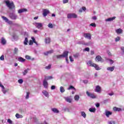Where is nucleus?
I'll use <instances>...</instances> for the list:
<instances>
[{
	"label": "nucleus",
	"mask_w": 124,
	"mask_h": 124,
	"mask_svg": "<svg viewBox=\"0 0 124 124\" xmlns=\"http://www.w3.org/2000/svg\"><path fill=\"white\" fill-rule=\"evenodd\" d=\"M96 107H97V108H98V107H99V106H100V105L99 104V103H97L95 105Z\"/></svg>",
	"instance_id": "obj_61"
},
{
	"label": "nucleus",
	"mask_w": 124,
	"mask_h": 124,
	"mask_svg": "<svg viewBox=\"0 0 124 124\" xmlns=\"http://www.w3.org/2000/svg\"><path fill=\"white\" fill-rule=\"evenodd\" d=\"M105 115H106V116H107V117L108 118H109L110 115H112V112H110V111H106V112H105Z\"/></svg>",
	"instance_id": "obj_25"
},
{
	"label": "nucleus",
	"mask_w": 124,
	"mask_h": 124,
	"mask_svg": "<svg viewBox=\"0 0 124 124\" xmlns=\"http://www.w3.org/2000/svg\"><path fill=\"white\" fill-rule=\"evenodd\" d=\"M84 36L85 38H87V39H92V35H91V34L89 33H84Z\"/></svg>",
	"instance_id": "obj_11"
},
{
	"label": "nucleus",
	"mask_w": 124,
	"mask_h": 124,
	"mask_svg": "<svg viewBox=\"0 0 124 124\" xmlns=\"http://www.w3.org/2000/svg\"><path fill=\"white\" fill-rule=\"evenodd\" d=\"M64 88H63L62 86H61L60 87V92L61 93H64L65 92Z\"/></svg>",
	"instance_id": "obj_40"
},
{
	"label": "nucleus",
	"mask_w": 124,
	"mask_h": 124,
	"mask_svg": "<svg viewBox=\"0 0 124 124\" xmlns=\"http://www.w3.org/2000/svg\"><path fill=\"white\" fill-rule=\"evenodd\" d=\"M68 51H64L62 54L56 55L57 59H62V58H67L68 56Z\"/></svg>",
	"instance_id": "obj_3"
},
{
	"label": "nucleus",
	"mask_w": 124,
	"mask_h": 124,
	"mask_svg": "<svg viewBox=\"0 0 124 124\" xmlns=\"http://www.w3.org/2000/svg\"><path fill=\"white\" fill-rule=\"evenodd\" d=\"M34 25L36 28H37V29H39L42 28V27H43V24H42V23H41L35 22L34 23Z\"/></svg>",
	"instance_id": "obj_6"
},
{
	"label": "nucleus",
	"mask_w": 124,
	"mask_h": 124,
	"mask_svg": "<svg viewBox=\"0 0 124 124\" xmlns=\"http://www.w3.org/2000/svg\"><path fill=\"white\" fill-rule=\"evenodd\" d=\"M77 17H78L77 15L75 14H68L67 15L68 19H72V18L75 19L77 18Z\"/></svg>",
	"instance_id": "obj_4"
},
{
	"label": "nucleus",
	"mask_w": 124,
	"mask_h": 124,
	"mask_svg": "<svg viewBox=\"0 0 124 124\" xmlns=\"http://www.w3.org/2000/svg\"><path fill=\"white\" fill-rule=\"evenodd\" d=\"M6 40L4 37L1 38L0 43L2 45H6Z\"/></svg>",
	"instance_id": "obj_10"
},
{
	"label": "nucleus",
	"mask_w": 124,
	"mask_h": 124,
	"mask_svg": "<svg viewBox=\"0 0 124 124\" xmlns=\"http://www.w3.org/2000/svg\"><path fill=\"white\" fill-rule=\"evenodd\" d=\"M51 111H52L53 113H55V114H59V113H60V110H59L57 108H51Z\"/></svg>",
	"instance_id": "obj_17"
},
{
	"label": "nucleus",
	"mask_w": 124,
	"mask_h": 124,
	"mask_svg": "<svg viewBox=\"0 0 124 124\" xmlns=\"http://www.w3.org/2000/svg\"><path fill=\"white\" fill-rule=\"evenodd\" d=\"M28 42H29V41L28 40V38H25L24 41V45H28Z\"/></svg>",
	"instance_id": "obj_37"
},
{
	"label": "nucleus",
	"mask_w": 124,
	"mask_h": 124,
	"mask_svg": "<svg viewBox=\"0 0 124 124\" xmlns=\"http://www.w3.org/2000/svg\"><path fill=\"white\" fill-rule=\"evenodd\" d=\"M45 43L46 44H49V43H50V38H46L45 39Z\"/></svg>",
	"instance_id": "obj_31"
},
{
	"label": "nucleus",
	"mask_w": 124,
	"mask_h": 124,
	"mask_svg": "<svg viewBox=\"0 0 124 124\" xmlns=\"http://www.w3.org/2000/svg\"><path fill=\"white\" fill-rule=\"evenodd\" d=\"M28 11V9L26 8L20 9L18 11V13L19 14H21V13H23V12H27Z\"/></svg>",
	"instance_id": "obj_12"
},
{
	"label": "nucleus",
	"mask_w": 124,
	"mask_h": 124,
	"mask_svg": "<svg viewBox=\"0 0 124 124\" xmlns=\"http://www.w3.org/2000/svg\"><path fill=\"white\" fill-rule=\"evenodd\" d=\"M108 71H114V69H115V66L108 67L107 68Z\"/></svg>",
	"instance_id": "obj_23"
},
{
	"label": "nucleus",
	"mask_w": 124,
	"mask_h": 124,
	"mask_svg": "<svg viewBox=\"0 0 124 124\" xmlns=\"http://www.w3.org/2000/svg\"><path fill=\"white\" fill-rule=\"evenodd\" d=\"M74 99L76 101H78L80 99V96L79 95H75L74 96Z\"/></svg>",
	"instance_id": "obj_27"
},
{
	"label": "nucleus",
	"mask_w": 124,
	"mask_h": 124,
	"mask_svg": "<svg viewBox=\"0 0 124 124\" xmlns=\"http://www.w3.org/2000/svg\"><path fill=\"white\" fill-rule=\"evenodd\" d=\"M14 12H15V10H13V13H10L9 15V18L12 20H16L18 18V16L14 14Z\"/></svg>",
	"instance_id": "obj_2"
},
{
	"label": "nucleus",
	"mask_w": 124,
	"mask_h": 124,
	"mask_svg": "<svg viewBox=\"0 0 124 124\" xmlns=\"http://www.w3.org/2000/svg\"><path fill=\"white\" fill-rule=\"evenodd\" d=\"M53 53H54V50H49L48 51H46L45 52L44 55H45V56H48L49 54H52Z\"/></svg>",
	"instance_id": "obj_19"
},
{
	"label": "nucleus",
	"mask_w": 124,
	"mask_h": 124,
	"mask_svg": "<svg viewBox=\"0 0 124 124\" xmlns=\"http://www.w3.org/2000/svg\"><path fill=\"white\" fill-rule=\"evenodd\" d=\"M95 91L96 93H99L101 91V88L99 86H96Z\"/></svg>",
	"instance_id": "obj_21"
},
{
	"label": "nucleus",
	"mask_w": 124,
	"mask_h": 124,
	"mask_svg": "<svg viewBox=\"0 0 124 124\" xmlns=\"http://www.w3.org/2000/svg\"><path fill=\"white\" fill-rule=\"evenodd\" d=\"M30 97V92L26 93V99H29Z\"/></svg>",
	"instance_id": "obj_43"
},
{
	"label": "nucleus",
	"mask_w": 124,
	"mask_h": 124,
	"mask_svg": "<svg viewBox=\"0 0 124 124\" xmlns=\"http://www.w3.org/2000/svg\"><path fill=\"white\" fill-rule=\"evenodd\" d=\"M84 51H86V52H90V48L86 47L84 49Z\"/></svg>",
	"instance_id": "obj_53"
},
{
	"label": "nucleus",
	"mask_w": 124,
	"mask_h": 124,
	"mask_svg": "<svg viewBox=\"0 0 124 124\" xmlns=\"http://www.w3.org/2000/svg\"><path fill=\"white\" fill-rule=\"evenodd\" d=\"M87 64H88V65L89 66H93V64H94V63H93V62H92L91 61H89L87 62Z\"/></svg>",
	"instance_id": "obj_26"
},
{
	"label": "nucleus",
	"mask_w": 124,
	"mask_h": 124,
	"mask_svg": "<svg viewBox=\"0 0 124 124\" xmlns=\"http://www.w3.org/2000/svg\"><path fill=\"white\" fill-rule=\"evenodd\" d=\"M49 13H50V12L49 11V10H48L47 9H44L43 10V15L44 17H46V16H47V15H48V14H49Z\"/></svg>",
	"instance_id": "obj_8"
},
{
	"label": "nucleus",
	"mask_w": 124,
	"mask_h": 124,
	"mask_svg": "<svg viewBox=\"0 0 124 124\" xmlns=\"http://www.w3.org/2000/svg\"><path fill=\"white\" fill-rule=\"evenodd\" d=\"M7 123L10 124H13V122H12V120H11L10 119H8L7 120Z\"/></svg>",
	"instance_id": "obj_48"
},
{
	"label": "nucleus",
	"mask_w": 124,
	"mask_h": 124,
	"mask_svg": "<svg viewBox=\"0 0 124 124\" xmlns=\"http://www.w3.org/2000/svg\"><path fill=\"white\" fill-rule=\"evenodd\" d=\"M70 97H64V98L66 102H68V103H71V102H72V99Z\"/></svg>",
	"instance_id": "obj_9"
},
{
	"label": "nucleus",
	"mask_w": 124,
	"mask_h": 124,
	"mask_svg": "<svg viewBox=\"0 0 124 124\" xmlns=\"http://www.w3.org/2000/svg\"><path fill=\"white\" fill-rule=\"evenodd\" d=\"M25 59H26V60H31V56L29 55H26Z\"/></svg>",
	"instance_id": "obj_52"
},
{
	"label": "nucleus",
	"mask_w": 124,
	"mask_h": 124,
	"mask_svg": "<svg viewBox=\"0 0 124 124\" xmlns=\"http://www.w3.org/2000/svg\"><path fill=\"white\" fill-rule=\"evenodd\" d=\"M33 44V41L31 40L29 41V45H32Z\"/></svg>",
	"instance_id": "obj_56"
},
{
	"label": "nucleus",
	"mask_w": 124,
	"mask_h": 124,
	"mask_svg": "<svg viewBox=\"0 0 124 124\" xmlns=\"http://www.w3.org/2000/svg\"><path fill=\"white\" fill-rule=\"evenodd\" d=\"M113 110L115 111V112H117V111L120 112V111H122V108H120L114 107Z\"/></svg>",
	"instance_id": "obj_24"
},
{
	"label": "nucleus",
	"mask_w": 124,
	"mask_h": 124,
	"mask_svg": "<svg viewBox=\"0 0 124 124\" xmlns=\"http://www.w3.org/2000/svg\"><path fill=\"white\" fill-rule=\"evenodd\" d=\"M77 44H78L79 45H84L85 42H84V41H79L77 43Z\"/></svg>",
	"instance_id": "obj_33"
},
{
	"label": "nucleus",
	"mask_w": 124,
	"mask_h": 124,
	"mask_svg": "<svg viewBox=\"0 0 124 124\" xmlns=\"http://www.w3.org/2000/svg\"><path fill=\"white\" fill-rule=\"evenodd\" d=\"M69 59H70V62H74V60H73V58H72V57L71 56H69Z\"/></svg>",
	"instance_id": "obj_58"
},
{
	"label": "nucleus",
	"mask_w": 124,
	"mask_h": 124,
	"mask_svg": "<svg viewBox=\"0 0 124 124\" xmlns=\"http://www.w3.org/2000/svg\"><path fill=\"white\" fill-rule=\"evenodd\" d=\"M47 27L49 28V29H53V28H54V26L52 23H49L47 25Z\"/></svg>",
	"instance_id": "obj_42"
},
{
	"label": "nucleus",
	"mask_w": 124,
	"mask_h": 124,
	"mask_svg": "<svg viewBox=\"0 0 124 124\" xmlns=\"http://www.w3.org/2000/svg\"><path fill=\"white\" fill-rule=\"evenodd\" d=\"M51 64H49L48 66H46L45 67V68L46 69H47V70H49V69H51Z\"/></svg>",
	"instance_id": "obj_46"
},
{
	"label": "nucleus",
	"mask_w": 124,
	"mask_h": 124,
	"mask_svg": "<svg viewBox=\"0 0 124 124\" xmlns=\"http://www.w3.org/2000/svg\"><path fill=\"white\" fill-rule=\"evenodd\" d=\"M115 31L117 34H121V33H123V30H122L121 28L116 30Z\"/></svg>",
	"instance_id": "obj_20"
},
{
	"label": "nucleus",
	"mask_w": 124,
	"mask_h": 124,
	"mask_svg": "<svg viewBox=\"0 0 124 124\" xmlns=\"http://www.w3.org/2000/svg\"><path fill=\"white\" fill-rule=\"evenodd\" d=\"M93 67H94L96 70H100V68L95 63L93 64Z\"/></svg>",
	"instance_id": "obj_29"
},
{
	"label": "nucleus",
	"mask_w": 124,
	"mask_h": 124,
	"mask_svg": "<svg viewBox=\"0 0 124 124\" xmlns=\"http://www.w3.org/2000/svg\"><path fill=\"white\" fill-rule=\"evenodd\" d=\"M80 114L84 119H86V117H87V114H86V113L84 111H81Z\"/></svg>",
	"instance_id": "obj_28"
},
{
	"label": "nucleus",
	"mask_w": 124,
	"mask_h": 124,
	"mask_svg": "<svg viewBox=\"0 0 124 124\" xmlns=\"http://www.w3.org/2000/svg\"><path fill=\"white\" fill-rule=\"evenodd\" d=\"M89 111L92 113H94L95 112V108H90Z\"/></svg>",
	"instance_id": "obj_35"
},
{
	"label": "nucleus",
	"mask_w": 124,
	"mask_h": 124,
	"mask_svg": "<svg viewBox=\"0 0 124 124\" xmlns=\"http://www.w3.org/2000/svg\"><path fill=\"white\" fill-rule=\"evenodd\" d=\"M56 89V86L55 85H52L51 87V90H55Z\"/></svg>",
	"instance_id": "obj_57"
},
{
	"label": "nucleus",
	"mask_w": 124,
	"mask_h": 124,
	"mask_svg": "<svg viewBox=\"0 0 124 124\" xmlns=\"http://www.w3.org/2000/svg\"><path fill=\"white\" fill-rule=\"evenodd\" d=\"M116 19V16H113L112 17H109L108 19H105L106 22H112V21H114Z\"/></svg>",
	"instance_id": "obj_14"
},
{
	"label": "nucleus",
	"mask_w": 124,
	"mask_h": 124,
	"mask_svg": "<svg viewBox=\"0 0 124 124\" xmlns=\"http://www.w3.org/2000/svg\"><path fill=\"white\" fill-rule=\"evenodd\" d=\"M42 93L46 96V97H49V93L48 92L44 90L42 92Z\"/></svg>",
	"instance_id": "obj_18"
},
{
	"label": "nucleus",
	"mask_w": 124,
	"mask_h": 124,
	"mask_svg": "<svg viewBox=\"0 0 124 124\" xmlns=\"http://www.w3.org/2000/svg\"><path fill=\"white\" fill-rule=\"evenodd\" d=\"M107 53L108 55V56H112V54L111 53V52L110 51H108L107 52Z\"/></svg>",
	"instance_id": "obj_62"
},
{
	"label": "nucleus",
	"mask_w": 124,
	"mask_h": 124,
	"mask_svg": "<svg viewBox=\"0 0 124 124\" xmlns=\"http://www.w3.org/2000/svg\"><path fill=\"white\" fill-rule=\"evenodd\" d=\"M116 19V16H113L112 17H109L108 19H105L106 22H112V21H114Z\"/></svg>",
	"instance_id": "obj_15"
},
{
	"label": "nucleus",
	"mask_w": 124,
	"mask_h": 124,
	"mask_svg": "<svg viewBox=\"0 0 124 124\" xmlns=\"http://www.w3.org/2000/svg\"><path fill=\"white\" fill-rule=\"evenodd\" d=\"M16 117L17 118V119H19L20 118H22V115H20V114L16 113Z\"/></svg>",
	"instance_id": "obj_44"
},
{
	"label": "nucleus",
	"mask_w": 124,
	"mask_h": 124,
	"mask_svg": "<svg viewBox=\"0 0 124 124\" xmlns=\"http://www.w3.org/2000/svg\"><path fill=\"white\" fill-rule=\"evenodd\" d=\"M0 61H4V56L2 55V56L0 57Z\"/></svg>",
	"instance_id": "obj_55"
},
{
	"label": "nucleus",
	"mask_w": 124,
	"mask_h": 124,
	"mask_svg": "<svg viewBox=\"0 0 124 124\" xmlns=\"http://www.w3.org/2000/svg\"><path fill=\"white\" fill-rule=\"evenodd\" d=\"M67 90H74V91H76V89L73 87V86L71 85L68 89Z\"/></svg>",
	"instance_id": "obj_32"
},
{
	"label": "nucleus",
	"mask_w": 124,
	"mask_h": 124,
	"mask_svg": "<svg viewBox=\"0 0 124 124\" xmlns=\"http://www.w3.org/2000/svg\"><path fill=\"white\" fill-rule=\"evenodd\" d=\"M109 61L110 62V64H113V63H114V61L113 60L109 59Z\"/></svg>",
	"instance_id": "obj_59"
},
{
	"label": "nucleus",
	"mask_w": 124,
	"mask_h": 124,
	"mask_svg": "<svg viewBox=\"0 0 124 124\" xmlns=\"http://www.w3.org/2000/svg\"><path fill=\"white\" fill-rule=\"evenodd\" d=\"M108 124H116V122H115L113 120H111L108 122Z\"/></svg>",
	"instance_id": "obj_45"
},
{
	"label": "nucleus",
	"mask_w": 124,
	"mask_h": 124,
	"mask_svg": "<svg viewBox=\"0 0 124 124\" xmlns=\"http://www.w3.org/2000/svg\"><path fill=\"white\" fill-rule=\"evenodd\" d=\"M4 2L6 3V5L8 7L9 9H14V10H15V5H14V2H10L9 0H5Z\"/></svg>",
	"instance_id": "obj_1"
},
{
	"label": "nucleus",
	"mask_w": 124,
	"mask_h": 124,
	"mask_svg": "<svg viewBox=\"0 0 124 124\" xmlns=\"http://www.w3.org/2000/svg\"><path fill=\"white\" fill-rule=\"evenodd\" d=\"M86 94L88 95V96H89L90 97H91V98H96V96L94 95L93 93H90L89 92H86Z\"/></svg>",
	"instance_id": "obj_7"
},
{
	"label": "nucleus",
	"mask_w": 124,
	"mask_h": 124,
	"mask_svg": "<svg viewBox=\"0 0 124 124\" xmlns=\"http://www.w3.org/2000/svg\"><path fill=\"white\" fill-rule=\"evenodd\" d=\"M19 51V49H18V48L15 47L14 50V55H16L18 54V52Z\"/></svg>",
	"instance_id": "obj_30"
},
{
	"label": "nucleus",
	"mask_w": 124,
	"mask_h": 124,
	"mask_svg": "<svg viewBox=\"0 0 124 124\" xmlns=\"http://www.w3.org/2000/svg\"><path fill=\"white\" fill-rule=\"evenodd\" d=\"M1 18L3 19V20H4V21H5V22H6V23H8L10 25H11V24H12V21L9 20V19H8V18H7V17H6L4 16H2Z\"/></svg>",
	"instance_id": "obj_5"
},
{
	"label": "nucleus",
	"mask_w": 124,
	"mask_h": 124,
	"mask_svg": "<svg viewBox=\"0 0 124 124\" xmlns=\"http://www.w3.org/2000/svg\"><path fill=\"white\" fill-rule=\"evenodd\" d=\"M29 70H30V69H27L25 70L23 72V75L24 76L26 75V74H27V73H28V72H29Z\"/></svg>",
	"instance_id": "obj_36"
},
{
	"label": "nucleus",
	"mask_w": 124,
	"mask_h": 124,
	"mask_svg": "<svg viewBox=\"0 0 124 124\" xmlns=\"http://www.w3.org/2000/svg\"><path fill=\"white\" fill-rule=\"evenodd\" d=\"M95 60L96 62H102V58L99 55L97 56Z\"/></svg>",
	"instance_id": "obj_16"
},
{
	"label": "nucleus",
	"mask_w": 124,
	"mask_h": 124,
	"mask_svg": "<svg viewBox=\"0 0 124 124\" xmlns=\"http://www.w3.org/2000/svg\"><path fill=\"white\" fill-rule=\"evenodd\" d=\"M23 80L22 79H19L18 80V83H19V84H23Z\"/></svg>",
	"instance_id": "obj_51"
},
{
	"label": "nucleus",
	"mask_w": 124,
	"mask_h": 124,
	"mask_svg": "<svg viewBox=\"0 0 124 124\" xmlns=\"http://www.w3.org/2000/svg\"><path fill=\"white\" fill-rule=\"evenodd\" d=\"M93 45V43H92V42H89L86 43H84V45H86V46H90V45Z\"/></svg>",
	"instance_id": "obj_38"
},
{
	"label": "nucleus",
	"mask_w": 124,
	"mask_h": 124,
	"mask_svg": "<svg viewBox=\"0 0 124 124\" xmlns=\"http://www.w3.org/2000/svg\"><path fill=\"white\" fill-rule=\"evenodd\" d=\"M8 91H9V89L4 90V89H2V92H3V93L4 94L6 93H7V92H8Z\"/></svg>",
	"instance_id": "obj_41"
},
{
	"label": "nucleus",
	"mask_w": 124,
	"mask_h": 124,
	"mask_svg": "<svg viewBox=\"0 0 124 124\" xmlns=\"http://www.w3.org/2000/svg\"><path fill=\"white\" fill-rule=\"evenodd\" d=\"M18 61L20 62H26V59L23 58L22 57H19L18 58Z\"/></svg>",
	"instance_id": "obj_22"
},
{
	"label": "nucleus",
	"mask_w": 124,
	"mask_h": 124,
	"mask_svg": "<svg viewBox=\"0 0 124 124\" xmlns=\"http://www.w3.org/2000/svg\"><path fill=\"white\" fill-rule=\"evenodd\" d=\"M43 85L45 88V89H47L48 88V82L46 80V79H45L43 82Z\"/></svg>",
	"instance_id": "obj_13"
},
{
	"label": "nucleus",
	"mask_w": 124,
	"mask_h": 124,
	"mask_svg": "<svg viewBox=\"0 0 124 124\" xmlns=\"http://www.w3.org/2000/svg\"><path fill=\"white\" fill-rule=\"evenodd\" d=\"M51 79H53V77L49 76L46 78V80H51Z\"/></svg>",
	"instance_id": "obj_54"
},
{
	"label": "nucleus",
	"mask_w": 124,
	"mask_h": 124,
	"mask_svg": "<svg viewBox=\"0 0 124 124\" xmlns=\"http://www.w3.org/2000/svg\"><path fill=\"white\" fill-rule=\"evenodd\" d=\"M120 40H121V37H117V38H115L116 42H118V41H120Z\"/></svg>",
	"instance_id": "obj_50"
},
{
	"label": "nucleus",
	"mask_w": 124,
	"mask_h": 124,
	"mask_svg": "<svg viewBox=\"0 0 124 124\" xmlns=\"http://www.w3.org/2000/svg\"><path fill=\"white\" fill-rule=\"evenodd\" d=\"M90 26L95 28V27H96V24H95V23H92L91 24H90Z\"/></svg>",
	"instance_id": "obj_47"
},
{
	"label": "nucleus",
	"mask_w": 124,
	"mask_h": 124,
	"mask_svg": "<svg viewBox=\"0 0 124 124\" xmlns=\"http://www.w3.org/2000/svg\"><path fill=\"white\" fill-rule=\"evenodd\" d=\"M68 0H63V3H67Z\"/></svg>",
	"instance_id": "obj_60"
},
{
	"label": "nucleus",
	"mask_w": 124,
	"mask_h": 124,
	"mask_svg": "<svg viewBox=\"0 0 124 124\" xmlns=\"http://www.w3.org/2000/svg\"><path fill=\"white\" fill-rule=\"evenodd\" d=\"M63 110L64 111V112H68L69 113H70V109H69V108H64Z\"/></svg>",
	"instance_id": "obj_39"
},
{
	"label": "nucleus",
	"mask_w": 124,
	"mask_h": 124,
	"mask_svg": "<svg viewBox=\"0 0 124 124\" xmlns=\"http://www.w3.org/2000/svg\"><path fill=\"white\" fill-rule=\"evenodd\" d=\"M31 39L33 43H35L36 45L37 46H38V43H37V42L35 41V39L34 38V37H31Z\"/></svg>",
	"instance_id": "obj_34"
},
{
	"label": "nucleus",
	"mask_w": 124,
	"mask_h": 124,
	"mask_svg": "<svg viewBox=\"0 0 124 124\" xmlns=\"http://www.w3.org/2000/svg\"><path fill=\"white\" fill-rule=\"evenodd\" d=\"M79 56H80L79 53H76L75 54H74V58H78L79 57Z\"/></svg>",
	"instance_id": "obj_49"
},
{
	"label": "nucleus",
	"mask_w": 124,
	"mask_h": 124,
	"mask_svg": "<svg viewBox=\"0 0 124 124\" xmlns=\"http://www.w3.org/2000/svg\"><path fill=\"white\" fill-rule=\"evenodd\" d=\"M92 19H93V20H96V19H97V18H96V16H93Z\"/></svg>",
	"instance_id": "obj_63"
},
{
	"label": "nucleus",
	"mask_w": 124,
	"mask_h": 124,
	"mask_svg": "<svg viewBox=\"0 0 124 124\" xmlns=\"http://www.w3.org/2000/svg\"><path fill=\"white\" fill-rule=\"evenodd\" d=\"M121 49L122 52L123 53H124V46L121 47Z\"/></svg>",
	"instance_id": "obj_64"
}]
</instances>
